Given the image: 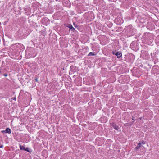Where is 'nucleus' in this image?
Here are the masks:
<instances>
[{
    "mask_svg": "<svg viewBox=\"0 0 159 159\" xmlns=\"http://www.w3.org/2000/svg\"><path fill=\"white\" fill-rule=\"evenodd\" d=\"M142 144H144V143H142Z\"/></svg>",
    "mask_w": 159,
    "mask_h": 159,
    "instance_id": "11",
    "label": "nucleus"
},
{
    "mask_svg": "<svg viewBox=\"0 0 159 159\" xmlns=\"http://www.w3.org/2000/svg\"><path fill=\"white\" fill-rule=\"evenodd\" d=\"M94 55V54L92 52H90L89 53V56H93Z\"/></svg>",
    "mask_w": 159,
    "mask_h": 159,
    "instance_id": "7",
    "label": "nucleus"
},
{
    "mask_svg": "<svg viewBox=\"0 0 159 159\" xmlns=\"http://www.w3.org/2000/svg\"><path fill=\"white\" fill-rule=\"evenodd\" d=\"M141 147V143H139L137 147H135V149H138L139 148Z\"/></svg>",
    "mask_w": 159,
    "mask_h": 159,
    "instance_id": "6",
    "label": "nucleus"
},
{
    "mask_svg": "<svg viewBox=\"0 0 159 159\" xmlns=\"http://www.w3.org/2000/svg\"><path fill=\"white\" fill-rule=\"evenodd\" d=\"M3 147V146L2 145H0V148H2Z\"/></svg>",
    "mask_w": 159,
    "mask_h": 159,
    "instance_id": "9",
    "label": "nucleus"
},
{
    "mask_svg": "<svg viewBox=\"0 0 159 159\" xmlns=\"http://www.w3.org/2000/svg\"><path fill=\"white\" fill-rule=\"evenodd\" d=\"M67 27L70 28V29H71L72 30H75V29L72 27V25H68Z\"/></svg>",
    "mask_w": 159,
    "mask_h": 159,
    "instance_id": "4",
    "label": "nucleus"
},
{
    "mask_svg": "<svg viewBox=\"0 0 159 159\" xmlns=\"http://www.w3.org/2000/svg\"><path fill=\"white\" fill-rule=\"evenodd\" d=\"M113 127L116 130H118L119 129V128L118 126H116V125L115 124H113Z\"/></svg>",
    "mask_w": 159,
    "mask_h": 159,
    "instance_id": "5",
    "label": "nucleus"
},
{
    "mask_svg": "<svg viewBox=\"0 0 159 159\" xmlns=\"http://www.w3.org/2000/svg\"><path fill=\"white\" fill-rule=\"evenodd\" d=\"M1 132L2 133H6V130H2L1 131Z\"/></svg>",
    "mask_w": 159,
    "mask_h": 159,
    "instance_id": "8",
    "label": "nucleus"
},
{
    "mask_svg": "<svg viewBox=\"0 0 159 159\" xmlns=\"http://www.w3.org/2000/svg\"><path fill=\"white\" fill-rule=\"evenodd\" d=\"M20 149L22 150H24L25 151H28V152H30L29 150V148H25L23 146H20Z\"/></svg>",
    "mask_w": 159,
    "mask_h": 159,
    "instance_id": "2",
    "label": "nucleus"
},
{
    "mask_svg": "<svg viewBox=\"0 0 159 159\" xmlns=\"http://www.w3.org/2000/svg\"><path fill=\"white\" fill-rule=\"evenodd\" d=\"M5 130H6V133H8V134H10L11 133V130L9 128H7Z\"/></svg>",
    "mask_w": 159,
    "mask_h": 159,
    "instance_id": "3",
    "label": "nucleus"
},
{
    "mask_svg": "<svg viewBox=\"0 0 159 159\" xmlns=\"http://www.w3.org/2000/svg\"><path fill=\"white\" fill-rule=\"evenodd\" d=\"M35 80H36V81H37V82L38 81V80H37V78L35 79Z\"/></svg>",
    "mask_w": 159,
    "mask_h": 159,
    "instance_id": "10",
    "label": "nucleus"
},
{
    "mask_svg": "<svg viewBox=\"0 0 159 159\" xmlns=\"http://www.w3.org/2000/svg\"><path fill=\"white\" fill-rule=\"evenodd\" d=\"M113 53L117 56L118 58H120L122 56L121 53L120 52H113Z\"/></svg>",
    "mask_w": 159,
    "mask_h": 159,
    "instance_id": "1",
    "label": "nucleus"
}]
</instances>
